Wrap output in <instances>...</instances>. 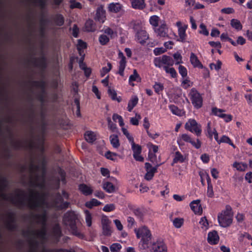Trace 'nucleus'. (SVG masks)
<instances>
[{"instance_id": "obj_16", "label": "nucleus", "mask_w": 252, "mask_h": 252, "mask_svg": "<svg viewBox=\"0 0 252 252\" xmlns=\"http://www.w3.org/2000/svg\"><path fill=\"white\" fill-rule=\"evenodd\" d=\"M105 19V10L102 5L98 6L96 10L94 19L99 23H104Z\"/></svg>"}, {"instance_id": "obj_22", "label": "nucleus", "mask_w": 252, "mask_h": 252, "mask_svg": "<svg viewBox=\"0 0 252 252\" xmlns=\"http://www.w3.org/2000/svg\"><path fill=\"white\" fill-rule=\"evenodd\" d=\"M189 61L195 68H203V65L198 60L197 57L193 53L190 54Z\"/></svg>"}, {"instance_id": "obj_7", "label": "nucleus", "mask_w": 252, "mask_h": 252, "mask_svg": "<svg viewBox=\"0 0 252 252\" xmlns=\"http://www.w3.org/2000/svg\"><path fill=\"white\" fill-rule=\"evenodd\" d=\"M17 191L18 193L16 195L17 198L16 202L15 201L14 197L12 196L8 197L7 194L4 193H1L0 197L5 200H9L13 204H17L20 207L26 206V204L22 197L25 196L24 191L21 189H18Z\"/></svg>"}, {"instance_id": "obj_35", "label": "nucleus", "mask_w": 252, "mask_h": 252, "mask_svg": "<svg viewBox=\"0 0 252 252\" xmlns=\"http://www.w3.org/2000/svg\"><path fill=\"white\" fill-rule=\"evenodd\" d=\"M178 34L179 35V39L178 40L182 42H185L186 41L187 37L186 29L183 27L179 28L178 29Z\"/></svg>"}, {"instance_id": "obj_8", "label": "nucleus", "mask_w": 252, "mask_h": 252, "mask_svg": "<svg viewBox=\"0 0 252 252\" xmlns=\"http://www.w3.org/2000/svg\"><path fill=\"white\" fill-rule=\"evenodd\" d=\"M184 141L190 143L193 147L197 149H199L201 146V142L198 139L194 141L189 135L186 133L182 134L177 139V143L179 146L184 145Z\"/></svg>"}, {"instance_id": "obj_18", "label": "nucleus", "mask_w": 252, "mask_h": 252, "mask_svg": "<svg viewBox=\"0 0 252 252\" xmlns=\"http://www.w3.org/2000/svg\"><path fill=\"white\" fill-rule=\"evenodd\" d=\"M32 217L33 219L37 220V223L42 225V226H46L47 221V215L46 212H44L42 214H33Z\"/></svg>"}, {"instance_id": "obj_9", "label": "nucleus", "mask_w": 252, "mask_h": 252, "mask_svg": "<svg viewBox=\"0 0 252 252\" xmlns=\"http://www.w3.org/2000/svg\"><path fill=\"white\" fill-rule=\"evenodd\" d=\"M189 97L193 106L196 108H200L203 103V98L201 95L195 89L192 88L189 94Z\"/></svg>"}, {"instance_id": "obj_4", "label": "nucleus", "mask_w": 252, "mask_h": 252, "mask_svg": "<svg viewBox=\"0 0 252 252\" xmlns=\"http://www.w3.org/2000/svg\"><path fill=\"white\" fill-rule=\"evenodd\" d=\"M233 214L230 205H226L225 209L218 214V220L219 224L222 227H227L232 223Z\"/></svg>"}, {"instance_id": "obj_31", "label": "nucleus", "mask_w": 252, "mask_h": 252, "mask_svg": "<svg viewBox=\"0 0 252 252\" xmlns=\"http://www.w3.org/2000/svg\"><path fill=\"white\" fill-rule=\"evenodd\" d=\"M219 144L221 143H227L229 145L232 146L233 148H235V145L233 144L231 139L226 135H223L220 139L218 137L217 140H216Z\"/></svg>"}, {"instance_id": "obj_10", "label": "nucleus", "mask_w": 252, "mask_h": 252, "mask_svg": "<svg viewBox=\"0 0 252 252\" xmlns=\"http://www.w3.org/2000/svg\"><path fill=\"white\" fill-rule=\"evenodd\" d=\"M23 235L26 237L30 236H36L38 238L42 239H45L47 235V230L46 226H42V228L40 230H27L23 232Z\"/></svg>"}, {"instance_id": "obj_19", "label": "nucleus", "mask_w": 252, "mask_h": 252, "mask_svg": "<svg viewBox=\"0 0 252 252\" xmlns=\"http://www.w3.org/2000/svg\"><path fill=\"white\" fill-rule=\"evenodd\" d=\"M207 240L209 243L211 245L218 244L219 241V236L216 231L213 230L209 232L208 234Z\"/></svg>"}, {"instance_id": "obj_56", "label": "nucleus", "mask_w": 252, "mask_h": 252, "mask_svg": "<svg viewBox=\"0 0 252 252\" xmlns=\"http://www.w3.org/2000/svg\"><path fill=\"white\" fill-rule=\"evenodd\" d=\"M222 63L220 60L217 61L216 63H211L209 64V67L211 70L215 69L217 71L219 70L221 68Z\"/></svg>"}, {"instance_id": "obj_63", "label": "nucleus", "mask_w": 252, "mask_h": 252, "mask_svg": "<svg viewBox=\"0 0 252 252\" xmlns=\"http://www.w3.org/2000/svg\"><path fill=\"white\" fill-rule=\"evenodd\" d=\"M179 72L183 78H185L187 76L188 71L187 68L183 65H180L178 67Z\"/></svg>"}, {"instance_id": "obj_64", "label": "nucleus", "mask_w": 252, "mask_h": 252, "mask_svg": "<svg viewBox=\"0 0 252 252\" xmlns=\"http://www.w3.org/2000/svg\"><path fill=\"white\" fill-rule=\"evenodd\" d=\"M8 181L5 177H1L0 180V190L2 191L7 187Z\"/></svg>"}, {"instance_id": "obj_61", "label": "nucleus", "mask_w": 252, "mask_h": 252, "mask_svg": "<svg viewBox=\"0 0 252 252\" xmlns=\"http://www.w3.org/2000/svg\"><path fill=\"white\" fill-rule=\"evenodd\" d=\"M141 119L140 114H136L135 117L131 118L130 120V123L134 126H138L139 124V121Z\"/></svg>"}, {"instance_id": "obj_59", "label": "nucleus", "mask_w": 252, "mask_h": 252, "mask_svg": "<svg viewBox=\"0 0 252 252\" xmlns=\"http://www.w3.org/2000/svg\"><path fill=\"white\" fill-rule=\"evenodd\" d=\"M87 47V43L83 41L82 39H78L77 44V49L78 51L80 50H84Z\"/></svg>"}, {"instance_id": "obj_34", "label": "nucleus", "mask_w": 252, "mask_h": 252, "mask_svg": "<svg viewBox=\"0 0 252 252\" xmlns=\"http://www.w3.org/2000/svg\"><path fill=\"white\" fill-rule=\"evenodd\" d=\"M103 189L108 193H112L115 191V186L109 182H106L103 185Z\"/></svg>"}, {"instance_id": "obj_32", "label": "nucleus", "mask_w": 252, "mask_h": 252, "mask_svg": "<svg viewBox=\"0 0 252 252\" xmlns=\"http://www.w3.org/2000/svg\"><path fill=\"white\" fill-rule=\"evenodd\" d=\"M138 102V98L137 96L132 98L128 102L127 109L129 112H131L133 108L137 105Z\"/></svg>"}, {"instance_id": "obj_3", "label": "nucleus", "mask_w": 252, "mask_h": 252, "mask_svg": "<svg viewBox=\"0 0 252 252\" xmlns=\"http://www.w3.org/2000/svg\"><path fill=\"white\" fill-rule=\"evenodd\" d=\"M30 198L27 204L28 207L33 210L42 207L45 203L43 195L33 190H30Z\"/></svg>"}, {"instance_id": "obj_40", "label": "nucleus", "mask_w": 252, "mask_h": 252, "mask_svg": "<svg viewBox=\"0 0 252 252\" xmlns=\"http://www.w3.org/2000/svg\"><path fill=\"white\" fill-rule=\"evenodd\" d=\"M160 20L159 17L157 15H153L150 17L149 23L154 27L156 28L158 25Z\"/></svg>"}, {"instance_id": "obj_52", "label": "nucleus", "mask_w": 252, "mask_h": 252, "mask_svg": "<svg viewBox=\"0 0 252 252\" xmlns=\"http://www.w3.org/2000/svg\"><path fill=\"white\" fill-rule=\"evenodd\" d=\"M107 121L109 129L112 132H115L117 129L116 124L111 121V118L110 117H108L107 118Z\"/></svg>"}, {"instance_id": "obj_15", "label": "nucleus", "mask_w": 252, "mask_h": 252, "mask_svg": "<svg viewBox=\"0 0 252 252\" xmlns=\"http://www.w3.org/2000/svg\"><path fill=\"white\" fill-rule=\"evenodd\" d=\"M45 166H46V161L45 158H43L41 161V165H36L33 162V159H32L31 163L30 165V170L31 173H34L35 172L39 171L40 169H41L43 172L44 173L45 172Z\"/></svg>"}, {"instance_id": "obj_49", "label": "nucleus", "mask_w": 252, "mask_h": 252, "mask_svg": "<svg viewBox=\"0 0 252 252\" xmlns=\"http://www.w3.org/2000/svg\"><path fill=\"white\" fill-rule=\"evenodd\" d=\"M107 67H103L100 70V75L101 77L104 76V75L108 73L112 69V65L110 63H107Z\"/></svg>"}, {"instance_id": "obj_21", "label": "nucleus", "mask_w": 252, "mask_h": 252, "mask_svg": "<svg viewBox=\"0 0 252 252\" xmlns=\"http://www.w3.org/2000/svg\"><path fill=\"white\" fill-rule=\"evenodd\" d=\"M167 28L165 23L161 24L159 28H156L155 32L160 37H164L167 36Z\"/></svg>"}, {"instance_id": "obj_17", "label": "nucleus", "mask_w": 252, "mask_h": 252, "mask_svg": "<svg viewBox=\"0 0 252 252\" xmlns=\"http://www.w3.org/2000/svg\"><path fill=\"white\" fill-rule=\"evenodd\" d=\"M103 234L105 236H110L112 231L110 225V221L108 219H103L101 220Z\"/></svg>"}, {"instance_id": "obj_29", "label": "nucleus", "mask_w": 252, "mask_h": 252, "mask_svg": "<svg viewBox=\"0 0 252 252\" xmlns=\"http://www.w3.org/2000/svg\"><path fill=\"white\" fill-rule=\"evenodd\" d=\"M111 144L114 148H118L120 145V141L118 136L116 134L111 135L109 137Z\"/></svg>"}, {"instance_id": "obj_36", "label": "nucleus", "mask_w": 252, "mask_h": 252, "mask_svg": "<svg viewBox=\"0 0 252 252\" xmlns=\"http://www.w3.org/2000/svg\"><path fill=\"white\" fill-rule=\"evenodd\" d=\"M108 94L113 100H117L118 102H120L122 101L121 97H117V93L114 90L109 89Z\"/></svg>"}, {"instance_id": "obj_1", "label": "nucleus", "mask_w": 252, "mask_h": 252, "mask_svg": "<svg viewBox=\"0 0 252 252\" xmlns=\"http://www.w3.org/2000/svg\"><path fill=\"white\" fill-rule=\"evenodd\" d=\"M136 236L141 238L139 245L141 249L146 250L150 248V252H167V247L163 240L158 239L152 242V235L150 230L145 226L135 230Z\"/></svg>"}, {"instance_id": "obj_47", "label": "nucleus", "mask_w": 252, "mask_h": 252, "mask_svg": "<svg viewBox=\"0 0 252 252\" xmlns=\"http://www.w3.org/2000/svg\"><path fill=\"white\" fill-rule=\"evenodd\" d=\"M231 26L237 30L242 29V26L240 22L237 19H232L230 21Z\"/></svg>"}, {"instance_id": "obj_60", "label": "nucleus", "mask_w": 252, "mask_h": 252, "mask_svg": "<svg viewBox=\"0 0 252 252\" xmlns=\"http://www.w3.org/2000/svg\"><path fill=\"white\" fill-rule=\"evenodd\" d=\"M122 248V246L119 243H114L110 247V249L111 252H120Z\"/></svg>"}, {"instance_id": "obj_5", "label": "nucleus", "mask_w": 252, "mask_h": 252, "mask_svg": "<svg viewBox=\"0 0 252 252\" xmlns=\"http://www.w3.org/2000/svg\"><path fill=\"white\" fill-rule=\"evenodd\" d=\"M153 63L155 66L159 68H163L164 65L172 66L174 64V60L170 56L163 55L154 59Z\"/></svg>"}, {"instance_id": "obj_2", "label": "nucleus", "mask_w": 252, "mask_h": 252, "mask_svg": "<svg viewBox=\"0 0 252 252\" xmlns=\"http://www.w3.org/2000/svg\"><path fill=\"white\" fill-rule=\"evenodd\" d=\"M63 221L65 225L68 226L72 235L81 239L84 237V235L77 227V224L79 221V216L75 211L69 210L64 213Z\"/></svg>"}, {"instance_id": "obj_58", "label": "nucleus", "mask_w": 252, "mask_h": 252, "mask_svg": "<svg viewBox=\"0 0 252 252\" xmlns=\"http://www.w3.org/2000/svg\"><path fill=\"white\" fill-rule=\"evenodd\" d=\"M43 252H75L72 250H67V249H61L59 250L44 249L43 250Z\"/></svg>"}, {"instance_id": "obj_62", "label": "nucleus", "mask_w": 252, "mask_h": 252, "mask_svg": "<svg viewBox=\"0 0 252 252\" xmlns=\"http://www.w3.org/2000/svg\"><path fill=\"white\" fill-rule=\"evenodd\" d=\"M31 252H36L38 246V242L36 240H31L30 242Z\"/></svg>"}, {"instance_id": "obj_25", "label": "nucleus", "mask_w": 252, "mask_h": 252, "mask_svg": "<svg viewBox=\"0 0 252 252\" xmlns=\"http://www.w3.org/2000/svg\"><path fill=\"white\" fill-rule=\"evenodd\" d=\"M122 7V5L119 2H111L108 5V9L109 12L116 13L121 10Z\"/></svg>"}, {"instance_id": "obj_46", "label": "nucleus", "mask_w": 252, "mask_h": 252, "mask_svg": "<svg viewBox=\"0 0 252 252\" xmlns=\"http://www.w3.org/2000/svg\"><path fill=\"white\" fill-rule=\"evenodd\" d=\"M85 220L87 225L88 227H91L92 224V217L89 211L86 210L85 211Z\"/></svg>"}, {"instance_id": "obj_37", "label": "nucleus", "mask_w": 252, "mask_h": 252, "mask_svg": "<svg viewBox=\"0 0 252 252\" xmlns=\"http://www.w3.org/2000/svg\"><path fill=\"white\" fill-rule=\"evenodd\" d=\"M126 66V62H119V69L116 73L119 74L121 76H124V71Z\"/></svg>"}, {"instance_id": "obj_48", "label": "nucleus", "mask_w": 252, "mask_h": 252, "mask_svg": "<svg viewBox=\"0 0 252 252\" xmlns=\"http://www.w3.org/2000/svg\"><path fill=\"white\" fill-rule=\"evenodd\" d=\"M118 154L115 153H113L110 151H107L105 154V157L112 161H116L117 160V156Z\"/></svg>"}, {"instance_id": "obj_27", "label": "nucleus", "mask_w": 252, "mask_h": 252, "mask_svg": "<svg viewBox=\"0 0 252 252\" xmlns=\"http://www.w3.org/2000/svg\"><path fill=\"white\" fill-rule=\"evenodd\" d=\"M31 83L32 86L41 89V92L43 93H45L46 82L45 81L43 80L40 81H32Z\"/></svg>"}, {"instance_id": "obj_13", "label": "nucleus", "mask_w": 252, "mask_h": 252, "mask_svg": "<svg viewBox=\"0 0 252 252\" xmlns=\"http://www.w3.org/2000/svg\"><path fill=\"white\" fill-rule=\"evenodd\" d=\"M135 37L137 42L144 45L149 39V34L145 30L140 29L136 32Z\"/></svg>"}, {"instance_id": "obj_23", "label": "nucleus", "mask_w": 252, "mask_h": 252, "mask_svg": "<svg viewBox=\"0 0 252 252\" xmlns=\"http://www.w3.org/2000/svg\"><path fill=\"white\" fill-rule=\"evenodd\" d=\"M131 7L135 9L143 10L146 7L145 0H133L131 1Z\"/></svg>"}, {"instance_id": "obj_53", "label": "nucleus", "mask_w": 252, "mask_h": 252, "mask_svg": "<svg viewBox=\"0 0 252 252\" xmlns=\"http://www.w3.org/2000/svg\"><path fill=\"white\" fill-rule=\"evenodd\" d=\"M32 2L34 4H37L41 9H44L47 5L46 0H32Z\"/></svg>"}, {"instance_id": "obj_28", "label": "nucleus", "mask_w": 252, "mask_h": 252, "mask_svg": "<svg viewBox=\"0 0 252 252\" xmlns=\"http://www.w3.org/2000/svg\"><path fill=\"white\" fill-rule=\"evenodd\" d=\"M85 28L88 32H94L95 30L96 26L93 20L89 19L85 23Z\"/></svg>"}, {"instance_id": "obj_55", "label": "nucleus", "mask_w": 252, "mask_h": 252, "mask_svg": "<svg viewBox=\"0 0 252 252\" xmlns=\"http://www.w3.org/2000/svg\"><path fill=\"white\" fill-rule=\"evenodd\" d=\"M173 223L176 228H179L183 225L184 220L182 218H176L173 220Z\"/></svg>"}, {"instance_id": "obj_11", "label": "nucleus", "mask_w": 252, "mask_h": 252, "mask_svg": "<svg viewBox=\"0 0 252 252\" xmlns=\"http://www.w3.org/2000/svg\"><path fill=\"white\" fill-rule=\"evenodd\" d=\"M28 62L32 63L35 66L40 68L42 71H44L47 66V58L44 55L39 58H33L32 61L29 60Z\"/></svg>"}, {"instance_id": "obj_50", "label": "nucleus", "mask_w": 252, "mask_h": 252, "mask_svg": "<svg viewBox=\"0 0 252 252\" xmlns=\"http://www.w3.org/2000/svg\"><path fill=\"white\" fill-rule=\"evenodd\" d=\"M100 44L102 45H106L109 41V38L105 34H101L98 38Z\"/></svg>"}, {"instance_id": "obj_30", "label": "nucleus", "mask_w": 252, "mask_h": 252, "mask_svg": "<svg viewBox=\"0 0 252 252\" xmlns=\"http://www.w3.org/2000/svg\"><path fill=\"white\" fill-rule=\"evenodd\" d=\"M85 140L89 143H93L96 140V136L94 132L87 131L84 134Z\"/></svg>"}, {"instance_id": "obj_39", "label": "nucleus", "mask_w": 252, "mask_h": 252, "mask_svg": "<svg viewBox=\"0 0 252 252\" xmlns=\"http://www.w3.org/2000/svg\"><path fill=\"white\" fill-rule=\"evenodd\" d=\"M163 69L165 70L166 73H169L170 74L171 77L172 78H176L178 74L176 71V70L173 67H169V66H167V65H164L163 66Z\"/></svg>"}, {"instance_id": "obj_57", "label": "nucleus", "mask_w": 252, "mask_h": 252, "mask_svg": "<svg viewBox=\"0 0 252 252\" xmlns=\"http://www.w3.org/2000/svg\"><path fill=\"white\" fill-rule=\"evenodd\" d=\"M168 107L170 110L173 114L177 116H180L181 111L177 106H175V105L171 104L169 105Z\"/></svg>"}, {"instance_id": "obj_6", "label": "nucleus", "mask_w": 252, "mask_h": 252, "mask_svg": "<svg viewBox=\"0 0 252 252\" xmlns=\"http://www.w3.org/2000/svg\"><path fill=\"white\" fill-rule=\"evenodd\" d=\"M185 128L197 137L200 136L202 133L201 126L193 119L188 120L185 125Z\"/></svg>"}, {"instance_id": "obj_12", "label": "nucleus", "mask_w": 252, "mask_h": 252, "mask_svg": "<svg viewBox=\"0 0 252 252\" xmlns=\"http://www.w3.org/2000/svg\"><path fill=\"white\" fill-rule=\"evenodd\" d=\"M158 165L153 167L151 163L146 162L145 163V168L146 171V173L145 175V179L147 181L151 180L155 174L157 172Z\"/></svg>"}, {"instance_id": "obj_42", "label": "nucleus", "mask_w": 252, "mask_h": 252, "mask_svg": "<svg viewBox=\"0 0 252 252\" xmlns=\"http://www.w3.org/2000/svg\"><path fill=\"white\" fill-rule=\"evenodd\" d=\"M224 112H225L224 110L219 109L217 107H213L212 109V114L221 118L222 117V116L224 114V113H223Z\"/></svg>"}, {"instance_id": "obj_38", "label": "nucleus", "mask_w": 252, "mask_h": 252, "mask_svg": "<svg viewBox=\"0 0 252 252\" xmlns=\"http://www.w3.org/2000/svg\"><path fill=\"white\" fill-rule=\"evenodd\" d=\"M233 167L236 168L239 171H244L247 169L248 165L245 163L235 162L233 164Z\"/></svg>"}, {"instance_id": "obj_14", "label": "nucleus", "mask_w": 252, "mask_h": 252, "mask_svg": "<svg viewBox=\"0 0 252 252\" xmlns=\"http://www.w3.org/2000/svg\"><path fill=\"white\" fill-rule=\"evenodd\" d=\"M189 206L195 215H201L202 214L203 210L200 200H193L190 203Z\"/></svg>"}, {"instance_id": "obj_43", "label": "nucleus", "mask_w": 252, "mask_h": 252, "mask_svg": "<svg viewBox=\"0 0 252 252\" xmlns=\"http://www.w3.org/2000/svg\"><path fill=\"white\" fill-rule=\"evenodd\" d=\"M206 178H207V181L208 184V191L207 193L209 197H212L214 194L213 187L211 184V179L209 175H206Z\"/></svg>"}, {"instance_id": "obj_51", "label": "nucleus", "mask_w": 252, "mask_h": 252, "mask_svg": "<svg viewBox=\"0 0 252 252\" xmlns=\"http://www.w3.org/2000/svg\"><path fill=\"white\" fill-rule=\"evenodd\" d=\"M173 161L174 163H177L178 162L182 163L184 161V157L180 152L177 151L175 153V156L173 159Z\"/></svg>"}, {"instance_id": "obj_44", "label": "nucleus", "mask_w": 252, "mask_h": 252, "mask_svg": "<svg viewBox=\"0 0 252 252\" xmlns=\"http://www.w3.org/2000/svg\"><path fill=\"white\" fill-rule=\"evenodd\" d=\"M173 57L174 60V64H175L176 65H178L183 63L182 56L179 52L175 53L173 55Z\"/></svg>"}, {"instance_id": "obj_20", "label": "nucleus", "mask_w": 252, "mask_h": 252, "mask_svg": "<svg viewBox=\"0 0 252 252\" xmlns=\"http://www.w3.org/2000/svg\"><path fill=\"white\" fill-rule=\"evenodd\" d=\"M78 189L84 195L89 196L93 192V189L85 184H81L78 186Z\"/></svg>"}, {"instance_id": "obj_24", "label": "nucleus", "mask_w": 252, "mask_h": 252, "mask_svg": "<svg viewBox=\"0 0 252 252\" xmlns=\"http://www.w3.org/2000/svg\"><path fill=\"white\" fill-rule=\"evenodd\" d=\"M207 132L208 136L211 140H212L214 137L215 140H217L218 133L214 127H211L210 123H208Z\"/></svg>"}, {"instance_id": "obj_54", "label": "nucleus", "mask_w": 252, "mask_h": 252, "mask_svg": "<svg viewBox=\"0 0 252 252\" xmlns=\"http://www.w3.org/2000/svg\"><path fill=\"white\" fill-rule=\"evenodd\" d=\"M70 8L72 9L74 8L82 9V5L79 2L75 1V0H70Z\"/></svg>"}, {"instance_id": "obj_26", "label": "nucleus", "mask_w": 252, "mask_h": 252, "mask_svg": "<svg viewBox=\"0 0 252 252\" xmlns=\"http://www.w3.org/2000/svg\"><path fill=\"white\" fill-rule=\"evenodd\" d=\"M54 24L59 27H61L64 23V18L61 14H56L53 18Z\"/></svg>"}, {"instance_id": "obj_45", "label": "nucleus", "mask_w": 252, "mask_h": 252, "mask_svg": "<svg viewBox=\"0 0 252 252\" xmlns=\"http://www.w3.org/2000/svg\"><path fill=\"white\" fill-rule=\"evenodd\" d=\"M131 149L133 151V154H140L142 152V148L141 146L138 144H136L134 143V141L131 143Z\"/></svg>"}, {"instance_id": "obj_33", "label": "nucleus", "mask_w": 252, "mask_h": 252, "mask_svg": "<svg viewBox=\"0 0 252 252\" xmlns=\"http://www.w3.org/2000/svg\"><path fill=\"white\" fill-rule=\"evenodd\" d=\"M101 204V203L97 199L93 198L85 203V206L89 209H92L93 207L98 206Z\"/></svg>"}, {"instance_id": "obj_41", "label": "nucleus", "mask_w": 252, "mask_h": 252, "mask_svg": "<svg viewBox=\"0 0 252 252\" xmlns=\"http://www.w3.org/2000/svg\"><path fill=\"white\" fill-rule=\"evenodd\" d=\"M128 81L129 83L132 81H136L138 82L141 81V77L136 69H134L133 74L130 75Z\"/></svg>"}]
</instances>
